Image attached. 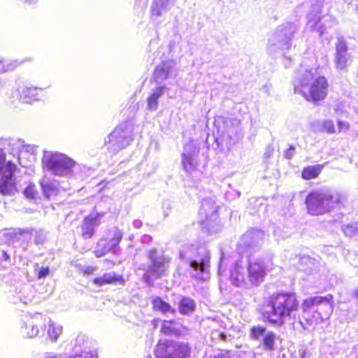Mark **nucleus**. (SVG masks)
<instances>
[{"mask_svg":"<svg viewBox=\"0 0 358 358\" xmlns=\"http://www.w3.org/2000/svg\"><path fill=\"white\" fill-rule=\"evenodd\" d=\"M299 301L294 293L273 294L265 306L263 315L272 324L281 327L286 318H296Z\"/></svg>","mask_w":358,"mask_h":358,"instance_id":"f257e3e1","label":"nucleus"},{"mask_svg":"<svg viewBox=\"0 0 358 358\" xmlns=\"http://www.w3.org/2000/svg\"><path fill=\"white\" fill-rule=\"evenodd\" d=\"M247 275L245 274V267L243 261H237L231 270L230 279L233 285L240 287L248 282L252 286L261 284L266 274V266L260 257L247 256Z\"/></svg>","mask_w":358,"mask_h":358,"instance_id":"f03ea898","label":"nucleus"},{"mask_svg":"<svg viewBox=\"0 0 358 358\" xmlns=\"http://www.w3.org/2000/svg\"><path fill=\"white\" fill-rule=\"evenodd\" d=\"M180 256L182 259L189 261L192 271V277L201 280H206L208 278L210 255L205 245H184L180 252Z\"/></svg>","mask_w":358,"mask_h":358,"instance_id":"7ed1b4c3","label":"nucleus"},{"mask_svg":"<svg viewBox=\"0 0 358 358\" xmlns=\"http://www.w3.org/2000/svg\"><path fill=\"white\" fill-rule=\"evenodd\" d=\"M299 28L298 24L290 22L278 26L268 40V53L273 57L285 55L291 49L292 41Z\"/></svg>","mask_w":358,"mask_h":358,"instance_id":"20e7f679","label":"nucleus"},{"mask_svg":"<svg viewBox=\"0 0 358 358\" xmlns=\"http://www.w3.org/2000/svg\"><path fill=\"white\" fill-rule=\"evenodd\" d=\"M146 256L148 262L143 279L148 286H152L156 280L167 275L171 259L157 248L148 250Z\"/></svg>","mask_w":358,"mask_h":358,"instance_id":"39448f33","label":"nucleus"},{"mask_svg":"<svg viewBox=\"0 0 358 358\" xmlns=\"http://www.w3.org/2000/svg\"><path fill=\"white\" fill-rule=\"evenodd\" d=\"M305 203L308 213L317 216L336 208L339 203V198L329 191L316 190L308 194Z\"/></svg>","mask_w":358,"mask_h":358,"instance_id":"423d86ee","label":"nucleus"},{"mask_svg":"<svg viewBox=\"0 0 358 358\" xmlns=\"http://www.w3.org/2000/svg\"><path fill=\"white\" fill-rule=\"evenodd\" d=\"M42 164L48 171L58 176L69 175L76 165L75 161L66 155L52 151L43 152Z\"/></svg>","mask_w":358,"mask_h":358,"instance_id":"0eeeda50","label":"nucleus"},{"mask_svg":"<svg viewBox=\"0 0 358 358\" xmlns=\"http://www.w3.org/2000/svg\"><path fill=\"white\" fill-rule=\"evenodd\" d=\"M192 345L188 342L160 340L156 345V358H188L192 353Z\"/></svg>","mask_w":358,"mask_h":358,"instance_id":"6e6552de","label":"nucleus"},{"mask_svg":"<svg viewBox=\"0 0 358 358\" xmlns=\"http://www.w3.org/2000/svg\"><path fill=\"white\" fill-rule=\"evenodd\" d=\"M15 164L10 161L6 163V155L0 148V193L4 196L13 195L17 192L13 173Z\"/></svg>","mask_w":358,"mask_h":358,"instance_id":"1a4fd4ad","label":"nucleus"},{"mask_svg":"<svg viewBox=\"0 0 358 358\" xmlns=\"http://www.w3.org/2000/svg\"><path fill=\"white\" fill-rule=\"evenodd\" d=\"M265 234L259 229H252L244 234L238 243L237 249L239 253L246 256H252L253 252H257L264 243Z\"/></svg>","mask_w":358,"mask_h":358,"instance_id":"9d476101","label":"nucleus"},{"mask_svg":"<svg viewBox=\"0 0 358 358\" xmlns=\"http://www.w3.org/2000/svg\"><path fill=\"white\" fill-rule=\"evenodd\" d=\"M50 318L42 313H36L27 319L21 327L22 334L27 338L42 336L45 334L47 322Z\"/></svg>","mask_w":358,"mask_h":358,"instance_id":"9b49d317","label":"nucleus"},{"mask_svg":"<svg viewBox=\"0 0 358 358\" xmlns=\"http://www.w3.org/2000/svg\"><path fill=\"white\" fill-rule=\"evenodd\" d=\"M132 141L131 131L127 124L118 125L108 136L106 144H108V149L113 152L126 148Z\"/></svg>","mask_w":358,"mask_h":358,"instance_id":"f8f14e48","label":"nucleus"},{"mask_svg":"<svg viewBox=\"0 0 358 358\" xmlns=\"http://www.w3.org/2000/svg\"><path fill=\"white\" fill-rule=\"evenodd\" d=\"M328 87L327 79L324 76H318L301 94L308 101L317 102L326 98Z\"/></svg>","mask_w":358,"mask_h":358,"instance_id":"ddd939ff","label":"nucleus"},{"mask_svg":"<svg viewBox=\"0 0 358 358\" xmlns=\"http://www.w3.org/2000/svg\"><path fill=\"white\" fill-rule=\"evenodd\" d=\"M335 49L334 58L335 68L338 71H347L352 62V57L349 52L348 43L343 36L337 37Z\"/></svg>","mask_w":358,"mask_h":358,"instance_id":"4468645a","label":"nucleus"},{"mask_svg":"<svg viewBox=\"0 0 358 358\" xmlns=\"http://www.w3.org/2000/svg\"><path fill=\"white\" fill-rule=\"evenodd\" d=\"M123 233L118 228L113 227L109 232L108 238L101 239L96 245L94 254L97 257L105 255L108 252L116 248L122 239Z\"/></svg>","mask_w":358,"mask_h":358,"instance_id":"2eb2a0df","label":"nucleus"},{"mask_svg":"<svg viewBox=\"0 0 358 358\" xmlns=\"http://www.w3.org/2000/svg\"><path fill=\"white\" fill-rule=\"evenodd\" d=\"M315 69H308L301 65L296 71L292 81L294 93L301 94L315 80Z\"/></svg>","mask_w":358,"mask_h":358,"instance_id":"dca6fc26","label":"nucleus"},{"mask_svg":"<svg viewBox=\"0 0 358 358\" xmlns=\"http://www.w3.org/2000/svg\"><path fill=\"white\" fill-rule=\"evenodd\" d=\"M173 6V0H153L150 6L152 20L157 24L162 22Z\"/></svg>","mask_w":358,"mask_h":358,"instance_id":"f3484780","label":"nucleus"},{"mask_svg":"<svg viewBox=\"0 0 358 358\" xmlns=\"http://www.w3.org/2000/svg\"><path fill=\"white\" fill-rule=\"evenodd\" d=\"M73 356L65 355L64 358H96L97 353L96 350L91 347V343L85 339L84 336H78L76 339L73 347Z\"/></svg>","mask_w":358,"mask_h":358,"instance_id":"a211bd4d","label":"nucleus"},{"mask_svg":"<svg viewBox=\"0 0 358 358\" xmlns=\"http://www.w3.org/2000/svg\"><path fill=\"white\" fill-rule=\"evenodd\" d=\"M176 76V63L169 59L158 64L154 71L153 78L156 83L162 84L165 80Z\"/></svg>","mask_w":358,"mask_h":358,"instance_id":"6ab92c4d","label":"nucleus"},{"mask_svg":"<svg viewBox=\"0 0 358 358\" xmlns=\"http://www.w3.org/2000/svg\"><path fill=\"white\" fill-rule=\"evenodd\" d=\"M199 148L192 142L185 145L184 151L182 157V164L186 172L190 173L194 171L197 166V155Z\"/></svg>","mask_w":358,"mask_h":358,"instance_id":"aec40b11","label":"nucleus"},{"mask_svg":"<svg viewBox=\"0 0 358 358\" xmlns=\"http://www.w3.org/2000/svg\"><path fill=\"white\" fill-rule=\"evenodd\" d=\"M320 299L315 309L317 315H313V317L316 320H325L329 317L333 312V296L328 294L324 297L320 296Z\"/></svg>","mask_w":358,"mask_h":358,"instance_id":"412c9836","label":"nucleus"},{"mask_svg":"<svg viewBox=\"0 0 358 358\" xmlns=\"http://www.w3.org/2000/svg\"><path fill=\"white\" fill-rule=\"evenodd\" d=\"M308 21L306 25L307 28L312 31L318 32L320 36L324 34L328 28H330L336 23L335 19L331 16L324 17L325 21H328L330 23L329 25L323 24L321 22V18L320 16L313 15L312 13H310L308 14Z\"/></svg>","mask_w":358,"mask_h":358,"instance_id":"4be33fe9","label":"nucleus"},{"mask_svg":"<svg viewBox=\"0 0 358 358\" xmlns=\"http://www.w3.org/2000/svg\"><path fill=\"white\" fill-rule=\"evenodd\" d=\"M100 224L99 215L91 214L87 216L83 221L80 226L81 235L84 239H89L92 238L94 234L95 227H98Z\"/></svg>","mask_w":358,"mask_h":358,"instance_id":"5701e85b","label":"nucleus"},{"mask_svg":"<svg viewBox=\"0 0 358 358\" xmlns=\"http://www.w3.org/2000/svg\"><path fill=\"white\" fill-rule=\"evenodd\" d=\"M218 206L212 197H206L201 200L199 215L205 217L207 221L214 220L216 219V214Z\"/></svg>","mask_w":358,"mask_h":358,"instance_id":"b1692460","label":"nucleus"},{"mask_svg":"<svg viewBox=\"0 0 358 358\" xmlns=\"http://www.w3.org/2000/svg\"><path fill=\"white\" fill-rule=\"evenodd\" d=\"M42 90L43 88L29 85H22L17 88L20 99L27 103H31L32 101L37 100L38 92Z\"/></svg>","mask_w":358,"mask_h":358,"instance_id":"393cba45","label":"nucleus"},{"mask_svg":"<svg viewBox=\"0 0 358 358\" xmlns=\"http://www.w3.org/2000/svg\"><path fill=\"white\" fill-rule=\"evenodd\" d=\"M177 324L172 320H164L161 331L167 336H174L176 337L184 336L188 334V330L184 327L182 329L176 327Z\"/></svg>","mask_w":358,"mask_h":358,"instance_id":"a878e982","label":"nucleus"},{"mask_svg":"<svg viewBox=\"0 0 358 358\" xmlns=\"http://www.w3.org/2000/svg\"><path fill=\"white\" fill-rule=\"evenodd\" d=\"M319 264L317 259L309 256H303L299 259V269L310 275L318 271Z\"/></svg>","mask_w":358,"mask_h":358,"instance_id":"bb28decb","label":"nucleus"},{"mask_svg":"<svg viewBox=\"0 0 358 358\" xmlns=\"http://www.w3.org/2000/svg\"><path fill=\"white\" fill-rule=\"evenodd\" d=\"M93 282L99 286H103L106 284H120L123 285L124 280L121 275H117L114 272L104 273L103 275L95 278Z\"/></svg>","mask_w":358,"mask_h":358,"instance_id":"cd10ccee","label":"nucleus"},{"mask_svg":"<svg viewBox=\"0 0 358 358\" xmlns=\"http://www.w3.org/2000/svg\"><path fill=\"white\" fill-rule=\"evenodd\" d=\"M165 85H161L152 90L151 93L147 99V109L155 111L158 108V99L164 94Z\"/></svg>","mask_w":358,"mask_h":358,"instance_id":"c85d7f7f","label":"nucleus"},{"mask_svg":"<svg viewBox=\"0 0 358 358\" xmlns=\"http://www.w3.org/2000/svg\"><path fill=\"white\" fill-rule=\"evenodd\" d=\"M41 186L43 194L47 199H50V197L57 194V182L50 181L48 178H43L41 181Z\"/></svg>","mask_w":358,"mask_h":358,"instance_id":"c756f323","label":"nucleus"},{"mask_svg":"<svg viewBox=\"0 0 358 358\" xmlns=\"http://www.w3.org/2000/svg\"><path fill=\"white\" fill-rule=\"evenodd\" d=\"M196 308L194 300L187 296H182L178 303V310L182 315L192 313Z\"/></svg>","mask_w":358,"mask_h":358,"instance_id":"7c9ffc66","label":"nucleus"},{"mask_svg":"<svg viewBox=\"0 0 358 358\" xmlns=\"http://www.w3.org/2000/svg\"><path fill=\"white\" fill-rule=\"evenodd\" d=\"M152 305L155 310L159 311L164 314L171 313L174 315L176 313V310L172 308L169 303H166L159 296H156L152 300Z\"/></svg>","mask_w":358,"mask_h":358,"instance_id":"2f4dec72","label":"nucleus"},{"mask_svg":"<svg viewBox=\"0 0 358 358\" xmlns=\"http://www.w3.org/2000/svg\"><path fill=\"white\" fill-rule=\"evenodd\" d=\"M277 338L275 333L271 331H267L262 338V348L265 351L271 352L275 348V343Z\"/></svg>","mask_w":358,"mask_h":358,"instance_id":"473e14b6","label":"nucleus"},{"mask_svg":"<svg viewBox=\"0 0 358 358\" xmlns=\"http://www.w3.org/2000/svg\"><path fill=\"white\" fill-rule=\"evenodd\" d=\"M33 292L31 288L25 285L20 288L19 292L17 293V299L20 302H22L24 304H27L32 301L33 299Z\"/></svg>","mask_w":358,"mask_h":358,"instance_id":"72a5a7b5","label":"nucleus"},{"mask_svg":"<svg viewBox=\"0 0 358 358\" xmlns=\"http://www.w3.org/2000/svg\"><path fill=\"white\" fill-rule=\"evenodd\" d=\"M322 168L323 166L321 164L307 166L302 171V177L306 180L315 178L320 173Z\"/></svg>","mask_w":358,"mask_h":358,"instance_id":"f704fd0d","label":"nucleus"},{"mask_svg":"<svg viewBox=\"0 0 358 358\" xmlns=\"http://www.w3.org/2000/svg\"><path fill=\"white\" fill-rule=\"evenodd\" d=\"M47 324H48L49 327L48 329V334L50 339L53 342H56L59 336L62 333V326L53 322L51 319L50 322H47Z\"/></svg>","mask_w":358,"mask_h":358,"instance_id":"c9c22d12","label":"nucleus"},{"mask_svg":"<svg viewBox=\"0 0 358 358\" xmlns=\"http://www.w3.org/2000/svg\"><path fill=\"white\" fill-rule=\"evenodd\" d=\"M320 300V296H314L304 300L302 306L303 312L315 313L317 304Z\"/></svg>","mask_w":358,"mask_h":358,"instance_id":"e433bc0d","label":"nucleus"},{"mask_svg":"<svg viewBox=\"0 0 358 358\" xmlns=\"http://www.w3.org/2000/svg\"><path fill=\"white\" fill-rule=\"evenodd\" d=\"M266 331L267 330L264 327L260 325L252 326L250 329V338L252 340L260 341Z\"/></svg>","mask_w":358,"mask_h":358,"instance_id":"4c0bfd02","label":"nucleus"},{"mask_svg":"<svg viewBox=\"0 0 358 358\" xmlns=\"http://www.w3.org/2000/svg\"><path fill=\"white\" fill-rule=\"evenodd\" d=\"M19 234H22L24 232H28V231L22 230V229H18ZM29 233L34 237V242L36 244H41L43 243L45 238H46V234L43 230L39 229V230H34L31 229Z\"/></svg>","mask_w":358,"mask_h":358,"instance_id":"58836bf2","label":"nucleus"},{"mask_svg":"<svg viewBox=\"0 0 358 358\" xmlns=\"http://www.w3.org/2000/svg\"><path fill=\"white\" fill-rule=\"evenodd\" d=\"M287 320L290 324L292 326V328L295 330L301 331L306 329V327L305 324L302 322L301 320L299 313H296V318H286Z\"/></svg>","mask_w":358,"mask_h":358,"instance_id":"ea45409f","label":"nucleus"},{"mask_svg":"<svg viewBox=\"0 0 358 358\" xmlns=\"http://www.w3.org/2000/svg\"><path fill=\"white\" fill-rule=\"evenodd\" d=\"M343 231L345 236L352 237L358 234V223L348 224L343 227Z\"/></svg>","mask_w":358,"mask_h":358,"instance_id":"a19ab883","label":"nucleus"},{"mask_svg":"<svg viewBox=\"0 0 358 358\" xmlns=\"http://www.w3.org/2000/svg\"><path fill=\"white\" fill-rule=\"evenodd\" d=\"M10 265V257L4 250H0V268H7Z\"/></svg>","mask_w":358,"mask_h":358,"instance_id":"79ce46f5","label":"nucleus"},{"mask_svg":"<svg viewBox=\"0 0 358 358\" xmlns=\"http://www.w3.org/2000/svg\"><path fill=\"white\" fill-rule=\"evenodd\" d=\"M15 66V64L8 63L6 60L0 58V73L13 70Z\"/></svg>","mask_w":358,"mask_h":358,"instance_id":"37998d69","label":"nucleus"},{"mask_svg":"<svg viewBox=\"0 0 358 358\" xmlns=\"http://www.w3.org/2000/svg\"><path fill=\"white\" fill-rule=\"evenodd\" d=\"M322 130L327 131L329 134H333L335 132V127L334 122L331 120H324L322 124Z\"/></svg>","mask_w":358,"mask_h":358,"instance_id":"c03bdc74","label":"nucleus"},{"mask_svg":"<svg viewBox=\"0 0 358 358\" xmlns=\"http://www.w3.org/2000/svg\"><path fill=\"white\" fill-rule=\"evenodd\" d=\"M24 195L30 199H34L36 194L34 185H30L27 186L23 191Z\"/></svg>","mask_w":358,"mask_h":358,"instance_id":"a18cd8bd","label":"nucleus"},{"mask_svg":"<svg viewBox=\"0 0 358 358\" xmlns=\"http://www.w3.org/2000/svg\"><path fill=\"white\" fill-rule=\"evenodd\" d=\"M64 357L65 355H58L52 352H45L38 355V358H64Z\"/></svg>","mask_w":358,"mask_h":358,"instance_id":"49530a36","label":"nucleus"},{"mask_svg":"<svg viewBox=\"0 0 358 358\" xmlns=\"http://www.w3.org/2000/svg\"><path fill=\"white\" fill-rule=\"evenodd\" d=\"M295 154V147L290 145L289 148L285 152L284 156L286 159H292Z\"/></svg>","mask_w":358,"mask_h":358,"instance_id":"de8ad7c7","label":"nucleus"},{"mask_svg":"<svg viewBox=\"0 0 358 358\" xmlns=\"http://www.w3.org/2000/svg\"><path fill=\"white\" fill-rule=\"evenodd\" d=\"M50 272V269L48 267H41L38 272V278L39 279L45 278Z\"/></svg>","mask_w":358,"mask_h":358,"instance_id":"09e8293b","label":"nucleus"},{"mask_svg":"<svg viewBox=\"0 0 358 358\" xmlns=\"http://www.w3.org/2000/svg\"><path fill=\"white\" fill-rule=\"evenodd\" d=\"M27 152L35 155L38 149V146L34 145H22Z\"/></svg>","mask_w":358,"mask_h":358,"instance_id":"8fccbe9b","label":"nucleus"},{"mask_svg":"<svg viewBox=\"0 0 358 358\" xmlns=\"http://www.w3.org/2000/svg\"><path fill=\"white\" fill-rule=\"evenodd\" d=\"M239 196L240 192L236 190H234L233 192H227L225 193V196L227 199H233L234 198L238 197Z\"/></svg>","mask_w":358,"mask_h":358,"instance_id":"3c124183","label":"nucleus"},{"mask_svg":"<svg viewBox=\"0 0 358 358\" xmlns=\"http://www.w3.org/2000/svg\"><path fill=\"white\" fill-rule=\"evenodd\" d=\"M141 241L144 243H148L152 241V237L149 235H144L142 236Z\"/></svg>","mask_w":358,"mask_h":358,"instance_id":"603ef678","label":"nucleus"},{"mask_svg":"<svg viewBox=\"0 0 358 358\" xmlns=\"http://www.w3.org/2000/svg\"><path fill=\"white\" fill-rule=\"evenodd\" d=\"M132 224L135 228L139 229L142 226V222L140 220H135L133 221Z\"/></svg>","mask_w":358,"mask_h":358,"instance_id":"864d4df0","label":"nucleus"},{"mask_svg":"<svg viewBox=\"0 0 358 358\" xmlns=\"http://www.w3.org/2000/svg\"><path fill=\"white\" fill-rule=\"evenodd\" d=\"M352 295L355 298L358 299V287L354 289Z\"/></svg>","mask_w":358,"mask_h":358,"instance_id":"5fc2aeb1","label":"nucleus"},{"mask_svg":"<svg viewBox=\"0 0 358 358\" xmlns=\"http://www.w3.org/2000/svg\"><path fill=\"white\" fill-rule=\"evenodd\" d=\"M25 2L29 3V4H32V3H35L37 0H24Z\"/></svg>","mask_w":358,"mask_h":358,"instance_id":"6e6d98bb","label":"nucleus"},{"mask_svg":"<svg viewBox=\"0 0 358 358\" xmlns=\"http://www.w3.org/2000/svg\"><path fill=\"white\" fill-rule=\"evenodd\" d=\"M264 155H265V157H270V155H271V154H270L269 152H266V153L264 154Z\"/></svg>","mask_w":358,"mask_h":358,"instance_id":"4d7b16f0","label":"nucleus"},{"mask_svg":"<svg viewBox=\"0 0 358 358\" xmlns=\"http://www.w3.org/2000/svg\"><path fill=\"white\" fill-rule=\"evenodd\" d=\"M338 127H340V129H341V125L343 123L341 121H338Z\"/></svg>","mask_w":358,"mask_h":358,"instance_id":"13d9d810","label":"nucleus"},{"mask_svg":"<svg viewBox=\"0 0 358 358\" xmlns=\"http://www.w3.org/2000/svg\"><path fill=\"white\" fill-rule=\"evenodd\" d=\"M301 358H303V357H301Z\"/></svg>","mask_w":358,"mask_h":358,"instance_id":"bf43d9fd","label":"nucleus"}]
</instances>
